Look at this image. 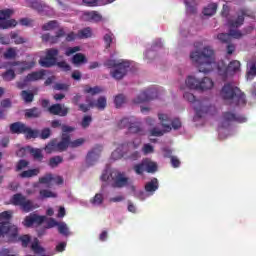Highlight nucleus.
<instances>
[{
    "mask_svg": "<svg viewBox=\"0 0 256 256\" xmlns=\"http://www.w3.org/2000/svg\"><path fill=\"white\" fill-rule=\"evenodd\" d=\"M245 17H250L253 19V12L249 11L247 8H241L237 13V18H230L227 21V25L229 27V33H220L217 35V39L221 43H231V37L233 39H241L243 37V33L239 30V27L245 23Z\"/></svg>",
    "mask_w": 256,
    "mask_h": 256,
    "instance_id": "nucleus-1",
    "label": "nucleus"
},
{
    "mask_svg": "<svg viewBox=\"0 0 256 256\" xmlns=\"http://www.w3.org/2000/svg\"><path fill=\"white\" fill-rule=\"evenodd\" d=\"M190 59L193 63H196L199 73H211L215 63V51L211 47L206 46L201 52H192Z\"/></svg>",
    "mask_w": 256,
    "mask_h": 256,
    "instance_id": "nucleus-2",
    "label": "nucleus"
},
{
    "mask_svg": "<svg viewBox=\"0 0 256 256\" xmlns=\"http://www.w3.org/2000/svg\"><path fill=\"white\" fill-rule=\"evenodd\" d=\"M0 237H5L6 243H19L21 241L22 247H28L31 243L29 235L19 237V228L9 222H0Z\"/></svg>",
    "mask_w": 256,
    "mask_h": 256,
    "instance_id": "nucleus-3",
    "label": "nucleus"
},
{
    "mask_svg": "<svg viewBox=\"0 0 256 256\" xmlns=\"http://www.w3.org/2000/svg\"><path fill=\"white\" fill-rule=\"evenodd\" d=\"M220 96L224 101H229V103H234L237 107L247 105V99L245 93L241 89L235 86L233 83L228 82L224 84L220 91Z\"/></svg>",
    "mask_w": 256,
    "mask_h": 256,
    "instance_id": "nucleus-4",
    "label": "nucleus"
},
{
    "mask_svg": "<svg viewBox=\"0 0 256 256\" xmlns=\"http://www.w3.org/2000/svg\"><path fill=\"white\" fill-rule=\"evenodd\" d=\"M101 181L109 183L113 189H123V187H127V185L131 184V181L125 176V173L119 170H104L101 175Z\"/></svg>",
    "mask_w": 256,
    "mask_h": 256,
    "instance_id": "nucleus-5",
    "label": "nucleus"
},
{
    "mask_svg": "<svg viewBox=\"0 0 256 256\" xmlns=\"http://www.w3.org/2000/svg\"><path fill=\"white\" fill-rule=\"evenodd\" d=\"M104 67L112 69L110 75L116 81H121L125 75H127L131 64L128 61H119V60H107L104 62Z\"/></svg>",
    "mask_w": 256,
    "mask_h": 256,
    "instance_id": "nucleus-6",
    "label": "nucleus"
},
{
    "mask_svg": "<svg viewBox=\"0 0 256 256\" xmlns=\"http://www.w3.org/2000/svg\"><path fill=\"white\" fill-rule=\"evenodd\" d=\"M214 85L215 83L209 77L199 80L193 76H188L186 79L188 89H195L196 91H208L209 89H213Z\"/></svg>",
    "mask_w": 256,
    "mask_h": 256,
    "instance_id": "nucleus-7",
    "label": "nucleus"
},
{
    "mask_svg": "<svg viewBox=\"0 0 256 256\" xmlns=\"http://www.w3.org/2000/svg\"><path fill=\"white\" fill-rule=\"evenodd\" d=\"M10 203L14 205V207H20L24 213H31V211L36 208L33 200L28 199L27 196L22 193L14 194L10 199Z\"/></svg>",
    "mask_w": 256,
    "mask_h": 256,
    "instance_id": "nucleus-8",
    "label": "nucleus"
},
{
    "mask_svg": "<svg viewBox=\"0 0 256 256\" xmlns=\"http://www.w3.org/2000/svg\"><path fill=\"white\" fill-rule=\"evenodd\" d=\"M85 102L86 104L79 105V111H82V113H87L93 108H96L99 111H105V108L107 107V98H105V96H100L95 102V100L88 95L86 96Z\"/></svg>",
    "mask_w": 256,
    "mask_h": 256,
    "instance_id": "nucleus-9",
    "label": "nucleus"
},
{
    "mask_svg": "<svg viewBox=\"0 0 256 256\" xmlns=\"http://www.w3.org/2000/svg\"><path fill=\"white\" fill-rule=\"evenodd\" d=\"M14 11L12 9L0 10V29H11L17 27V20L11 19Z\"/></svg>",
    "mask_w": 256,
    "mask_h": 256,
    "instance_id": "nucleus-10",
    "label": "nucleus"
},
{
    "mask_svg": "<svg viewBox=\"0 0 256 256\" xmlns=\"http://www.w3.org/2000/svg\"><path fill=\"white\" fill-rule=\"evenodd\" d=\"M59 55V50L56 48H50L46 51V56L39 60V65L47 69L55 66L57 64V57Z\"/></svg>",
    "mask_w": 256,
    "mask_h": 256,
    "instance_id": "nucleus-11",
    "label": "nucleus"
},
{
    "mask_svg": "<svg viewBox=\"0 0 256 256\" xmlns=\"http://www.w3.org/2000/svg\"><path fill=\"white\" fill-rule=\"evenodd\" d=\"M159 97L157 88H148L142 92L133 100L135 105H141V103H147L157 99Z\"/></svg>",
    "mask_w": 256,
    "mask_h": 256,
    "instance_id": "nucleus-12",
    "label": "nucleus"
},
{
    "mask_svg": "<svg viewBox=\"0 0 256 256\" xmlns=\"http://www.w3.org/2000/svg\"><path fill=\"white\" fill-rule=\"evenodd\" d=\"M158 119L162 124V127L169 133L171 129H181V120L178 118L171 120L167 114H158Z\"/></svg>",
    "mask_w": 256,
    "mask_h": 256,
    "instance_id": "nucleus-13",
    "label": "nucleus"
},
{
    "mask_svg": "<svg viewBox=\"0 0 256 256\" xmlns=\"http://www.w3.org/2000/svg\"><path fill=\"white\" fill-rule=\"evenodd\" d=\"M241 70V62L238 60L231 61L227 67L221 68L218 67V74L221 77L227 78L229 75H233L234 73H237V71Z\"/></svg>",
    "mask_w": 256,
    "mask_h": 256,
    "instance_id": "nucleus-14",
    "label": "nucleus"
},
{
    "mask_svg": "<svg viewBox=\"0 0 256 256\" xmlns=\"http://www.w3.org/2000/svg\"><path fill=\"white\" fill-rule=\"evenodd\" d=\"M47 221V216H40L36 213H30L24 218L23 225L24 227H33V225H43Z\"/></svg>",
    "mask_w": 256,
    "mask_h": 256,
    "instance_id": "nucleus-15",
    "label": "nucleus"
},
{
    "mask_svg": "<svg viewBox=\"0 0 256 256\" xmlns=\"http://www.w3.org/2000/svg\"><path fill=\"white\" fill-rule=\"evenodd\" d=\"M141 145V140H137L136 142L122 144L119 146L116 150L112 152L111 158L114 159V161H117V159H123L125 157L126 151H123L125 147H131L132 149H137Z\"/></svg>",
    "mask_w": 256,
    "mask_h": 256,
    "instance_id": "nucleus-16",
    "label": "nucleus"
},
{
    "mask_svg": "<svg viewBox=\"0 0 256 256\" xmlns=\"http://www.w3.org/2000/svg\"><path fill=\"white\" fill-rule=\"evenodd\" d=\"M222 119L225 123H247V117L229 111L222 114Z\"/></svg>",
    "mask_w": 256,
    "mask_h": 256,
    "instance_id": "nucleus-17",
    "label": "nucleus"
},
{
    "mask_svg": "<svg viewBox=\"0 0 256 256\" xmlns=\"http://www.w3.org/2000/svg\"><path fill=\"white\" fill-rule=\"evenodd\" d=\"M50 115H58L59 117H67L69 115V108L56 103L48 107Z\"/></svg>",
    "mask_w": 256,
    "mask_h": 256,
    "instance_id": "nucleus-18",
    "label": "nucleus"
},
{
    "mask_svg": "<svg viewBox=\"0 0 256 256\" xmlns=\"http://www.w3.org/2000/svg\"><path fill=\"white\" fill-rule=\"evenodd\" d=\"M101 155V147L98 146L97 148H93L91 151L88 152L86 156V164L88 167H93L95 163H97V159Z\"/></svg>",
    "mask_w": 256,
    "mask_h": 256,
    "instance_id": "nucleus-19",
    "label": "nucleus"
},
{
    "mask_svg": "<svg viewBox=\"0 0 256 256\" xmlns=\"http://www.w3.org/2000/svg\"><path fill=\"white\" fill-rule=\"evenodd\" d=\"M10 65L12 67L19 66V68H18L19 73H25V71H29V70L33 69V67H35V61H30V62L14 61V62L10 63Z\"/></svg>",
    "mask_w": 256,
    "mask_h": 256,
    "instance_id": "nucleus-20",
    "label": "nucleus"
},
{
    "mask_svg": "<svg viewBox=\"0 0 256 256\" xmlns=\"http://www.w3.org/2000/svg\"><path fill=\"white\" fill-rule=\"evenodd\" d=\"M26 128L27 124L20 121L14 122L9 126L10 133H12V135H23L25 133Z\"/></svg>",
    "mask_w": 256,
    "mask_h": 256,
    "instance_id": "nucleus-21",
    "label": "nucleus"
},
{
    "mask_svg": "<svg viewBox=\"0 0 256 256\" xmlns=\"http://www.w3.org/2000/svg\"><path fill=\"white\" fill-rule=\"evenodd\" d=\"M45 75H46L45 70L34 71L27 74V76H25V81L29 83H33L35 81H41V79H43Z\"/></svg>",
    "mask_w": 256,
    "mask_h": 256,
    "instance_id": "nucleus-22",
    "label": "nucleus"
},
{
    "mask_svg": "<svg viewBox=\"0 0 256 256\" xmlns=\"http://www.w3.org/2000/svg\"><path fill=\"white\" fill-rule=\"evenodd\" d=\"M70 135H62L61 141L56 144V150L59 153H63V151H67L70 147Z\"/></svg>",
    "mask_w": 256,
    "mask_h": 256,
    "instance_id": "nucleus-23",
    "label": "nucleus"
},
{
    "mask_svg": "<svg viewBox=\"0 0 256 256\" xmlns=\"http://www.w3.org/2000/svg\"><path fill=\"white\" fill-rule=\"evenodd\" d=\"M27 5L29 7H32V9H35L39 13H42V11H45L47 9V4L41 0H26Z\"/></svg>",
    "mask_w": 256,
    "mask_h": 256,
    "instance_id": "nucleus-24",
    "label": "nucleus"
},
{
    "mask_svg": "<svg viewBox=\"0 0 256 256\" xmlns=\"http://www.w3.org/2000/svg\"><path fill=\"white\" fill-rule=\"evenodd\" d=\"M72 65L75 67H80V65H85L88 63L87 56L83 53H76L71 59Z\"/></svg>",
    "mask_w": 256,
    "mask_h": 256,
    "instance_id": "nucleus-25",
    "label": "nucleus"
},
{
    "mask_svg": "<svg viewBox=\"0 0 256 256\" xmlns=\"http://www.w3.org/2000/svg\"><path fill=\"white\" fill-rule=\"evenodd\" d=\"M41 115H43V111L37 107H33L25 110V117L27 119H39Z\"/></svg>",
    "mask_w": 256,
    "mask_h": 256,
    "instance_id": "nucleus-26",
    "label": "nucleus"
},
{
    "mask_svg": "<svg viewBox=\"0 0 256 256\" xmlns=\"http://www.w3.org/2000/svg\"><path fill=\"white\" fill-rule=\"evenodd\" d=\"M157 189H159V181L157 180V178H153L150 182L146 183L145 185V191L150 195H153V193L157 191Z\"/></svg>",
    "mask_w": 256,
    "mask_h": 256,
    "instance_id": "nucleus-27",
    "label": "nucleus"
},
{
    "mask_svg": "<svg viewBox=\"0 0 256 256\" xmlns=\"http://www.w3.org/2000/svg\"><path fill=\"white\" fill-rule=\"evenodd\" d=\"M84 17L87 18V21H95L96 23L103 20V16L97 11L85 12Z\"/></svg>",
    "mask_w": 256,
    "mask_h": 256,
    "instance_id": "nucleus-28",
    "label": "nucleus"
},
{
    "mask_svg": "<svg viewBox=\"0 0 256 256\" xmlns=\"http://www.w3.org/2000/svg\"><path fill=\"white\" fill-rule=\"evenodd\" d=\"M41 173L39 168L25 170L20 174L21 179H31V177H37Z\"/></svg>",
    "mask_w": 256,
    "mask_h": 256,
    "instance_id": "nucleus-29",
    "label": "nucleus"
},
{
    "mask_svg": "<svg viewBox=\"0 0 256 256\" xmlns=\"http://www.w3.org/2000/svg\"><path fill=\"white\" fill-rule=\"evenodd\" d=\"M26 139H37L39 137V130H33L31 127L26 126L24 134Z\"/></svg>",
    "mask_w": 256,
    "mask_h": 256,
    "instance_id": "nucleus-30",
    "label": "nucleus"
},
{
    "mask_svg": "<svg viewBox=\"0 0 256 256\" xmlns=\"http://www.w3.org/2000/svg\"><path fill=\"white\" fill-rule=\"evenodd\" d=\"M84 93H86L87 95H99V93H103V88L99 87V86H95V87H90L89 85H86L84 87Z\"/></svg>",
    "mask_w": 256,
    "mask_h": 256,
    "instance_id": "nucleus-31",
    "label": "nucleus"
},
{
    "mask_svg": "<svg viewBox=\"0 0 256 256\" xmlns=\"http://www.w3.org/2000/svg\"><path fill=\"white\" fill-rule=\"evenodd\" d=\"M215 13H217V3H211L203 10V15L207 17H212Z\"/></svg>",
    "mask_w": 256,
    "mask_h": 256,
    "instance_id": "nucleus-32",
    "label": "nucleus"
},
{
    "mask_svg": "<svg viewBox=\"0 0 256 256\" xmlns=\"http://www.w3.org/2000/svg\"><path fill=\"white\" fill-rule=\"evenodd\" d=\"M20 95L25 103H33L35 99V94L29 90H22Z\"/></svg>",
    "mask_w": 256,
    "mask_h": 256,
    "instance_id": "nucleus-33",
    "label": "nucleus"
},
{
    "mask_svg": "<svg viewBox=\"0 0 256 256\" xmlns=\"http://www.w3.org/2000/svg\"><path fill=\"white\" fill-rule=\"evenodd\" d=\"M40 199H55L57 198V193L47 190V189H42L39 191Z\"/></svg>",
    "mask_w": 256,
    "mask_h": 256,
    "instance_id": "nucleus-34",
    "label": "nucleus"
},
{
    "mask_svg": "<svg viewBox=\"0 0 256 256\" xmlns=\"http://www.w3.org/2000/svg\"><path fill=\"white\" fill-rule=\"evenodd\" d=\"M93 36V31L91 27H86L78 31V39H89Z\"/></svg>",
    "mask_w": 256,
    "mask_h": 256,
    "instance_id": "nucleus-35",
    "label": "nucleus"
},
{
    "mask_svg": "<svg viewBox=\"0 0 256 256\" xmlns=\"http://www.w3.org/2000/svg\"><path fill=\"white\" fill-rule=\"evenodd\" d=\"M144 166L147 173H155L157 171V163L150 161L148 159L144 160Z\"/></svg>",
    "mask_w": 256,
    "mask_h": 256,
    "instance_id": "nucleus-36",
    "label": "nucleus"
},
{
    "mask_svg": "<svg viewBox=\"0 0 256 256\" xmlns=\"http://www.w3.org/2000/svg\"><path fill=\"white\" fill-rule=\"evenodd\" d=\"M10 39L14 40L15 45H23V43H27V39L19 36L17 32H11Z\"/></svg>",
    "mask_w": 256,
    "mask_h": 256,
    "instance_id": "nucleus-37",
    "label": "nucleus"
},
{
    "mask_svg": "<svg viewBox=\"0 0 256 256\" xmlns=\"http://www.w3.org/2000/svg\"><path fill=\"white\" fill-rule=\"evenodd\" d=\"M129 133H134L136 135H144L143 129L137 123H131L128 127Z\"/></svg>",
    "mask_w": 256,
    "mask_h": 256,
    "instance_id": "nucleus-38",
    "label": "nucleus"
},
{
    "mask_svg": "<svg viewBox=\"0 0 256 256\" xmlns=\"http://www.w3.org/2000/svg\"><path fill=\"white\" fill-rule=\"evenodd\" d=\"M31 249H32V251H34V253H35L36 255H39V254H41V253H45V248H43V247H41V246L39 245V240H38V239H35V240H34V242H33L32 245H31Z\"/></svg>",
    "mask_w": 256,
    "mask_h": 256,
    "instance_id": "nucleus-39",
    "label": "nucleus"
},
{
    "mask_svg": "<svg viewBox=\"0 0 256 256\" xmlns=\"http://www.w3.org/2000/svg\"><path fill=\"white\" fill-rule=\"evenodd\" d=\"M57 25H59V22L57 20H51L48 23L44 24L42 26L43 31H53V29H57Z\"/></svg>",
    "mask_w": 256,
    "mask_h": 256,
    "instance_id": "nucleus-40",
    "label": "nucleus"
},
{
    "mask_svg": "<svg viewBox=\"0 0 256 256\" xmlns=\"http://www.w3.org/2000/svg\"><path fill=\"white\" fill-rule=\"evenodd\" d=\"M15 77H17V75L15 74V70L13 69H9L2 74V78L4 79V81H13Z\"/></svg>",
    "mask_w": 256,
    "mask_h": 256,
    "instance_id": "nucleus-41",
    "label": "nucleus"
},
{
    "mask_svg": "<svg viewBox=\"0 0 256 256\" xmlns=\"http://www.w3.org/2000/svg\"><path fill=\"white\" fill-rule=\"evenodd\" d=\"M103 39L106 45V49H109L111 47V43H113V39H115V35H113V32H109L104 35Z\"/></svg>",
    "mask_w": 256,
    "mask_h": 256,
    "instance_id": "nucleus-42",
    "label": "nucleus"
},
{
    "mask_svg": "<svg viewBox=\"0 0 256 256\" xmlns=\"http://www.w3.org/2000/svg\"><path fill=\"white\" fill-rule=\"evenodd\" d=\"M30 153L35 161H43V153L41 152V149L32 148Z\"/></svg>",
    "mask_w": 256,
    "mask_h": 256,
    "instance_id": "nucleus-43",
    "label": "nucleus"
},
{
    "mask_svg": "<svg viewBox=\"0 0 256 256\" xmlns=\"http://www.w3.org/2000/svg\"><path fill=\"white\" fill-rule=\"evenodd\" d=\"M133 169L136 175H143V172L146 171L145 160H142L141 163L134 165Z\"/></svg>",
    "mask_w": 256,
    "mask_h": 256,
    "instance_id": "nucleus-44",
    "label": "nucleus"
},
{
    "mask_svg": "<svg viewBox=\"0 0 256 256\" xmlns=\"http://www.w3.org/2000/svg\"><path fill=\"white\" fill-rule=\"evenodd\" d=\"M104 201L103 194L97 193L95 196L90 200L92 205H102Z\"/></svg>",
    "mask_w": 256,
    "mask_h": 256,
    "instance_id": "nucleus-45",
    "label": "nucleus"
},
{
    "mask_svg": "<svg viewBox=\"0 0 256 256\" xmlns=\"http://www.w3.org/2000/svg\"><path fill=\"white\" fill-rule=\"evenodd\" d=\"M53 179H55V177H53V174L49 173L44 175L43 177H40L39 183H42V185H49V183H51Z\"/></svg>",
    "mask_w": 256,
    "mask_h": 256,
    "instance_id": "nucleus-46",
    "label": "nucleus"
},
{
    "mask_svg": "<svg viewBox=\"0 0 256 256\" xmlns=\"http://www.w3.org/2000/svg\"><path fill=\"white\" fill-rule=\"evenodd\" d=\"M91 123H93V117H91L89 115H85L81 121L82 129H87V127H89V125H91Z\"/></svg>",
    "mask_w": 256,
    "mask_h": 256,
    "instance_id": "nucleus-47",
    "label": "nucleus"
},
{
    "mask_svg": "<svg viewBox=\"0 0 256 256\" xmlns=\"http://www.w3.org/2000/svg\"><path fill=\"white\" fill-rule=\"evenodd\" d=\"M63 161V157L61 156H54L49 160V166L52 168L57 167Z\"/></svg>",
    "mask_w": 256,
    "mask_h": 256,
    "instance_id": "nucleus-48",
    "label": "nucleus"
},
{
    "mask_svg": "<svg viewBox=\"0 0 256 256\" xmlns=\"http://www.w3.org/2000/svg\"><path fill=\"white\" fill-rule=\"evenodd\" d=\"M46 153H53V151H57V142L55 140H51L46 146H45Z\"/></svg>",
    "mask_w": 256,
    "mask_h": 256,
    "instance_id": "nucleus-49",
    "label": "nucleus"
},
{
    "mask_svg": "<svg viewBox=\"0 0 256 256\" xmlns=\"http://www.w3.org/2000/svg\"><path fill=\"white\" fill-rule=\"evenodd\" d=\"M17 57V50L15 48H8L4 53L5 59H15Z\"/></svg>",
    "mask_w": 256,
    "mask_h": 256,
    "instance_id": "nucleus-50",
    "label": "nucleus"
},
{
    "mask_svg": "<svg viewBox=\"0 0 256 256\" xmlns=\"http://www.w3.org/2000/svg\"><path fill=\"white\" fill-rule=\"evenodd\" d=\"M194 111H195V116H194V121H197V119H201V117H203V113H205V111H207V108L201 106L200 108L194 107Z\"/></svg>",
    "mask_w": 256,
    "mask_h": 256,
    "instance_id": "nucleus-51",
    "label": "nucleus"
},
{
    "mask_svg": "<svg viewBox=\"0 0 256 256\" xmlns=\"http://www.w3.org/2000/svg\"><path fill=\"white\" fill-rule=\"evenodd\" d=\"M246 75L247 79H253V77H256V62L250 63V69Z\"/></svg>",
    "mask_w": 256,
    "mask_h": 256,
    "instance_id": "nucleus-52",
    "label": "nucleus"
},
{
    "mask_svg": "<svg viewBox=\"0 0 256 256\" xmlns=\"http://www.w3.org/2000/svg\"><path fill=\"white\" fill-rule=\"evenodd\" d=\"M83 143H85V139L83 138H78L74 141H71V136H70V147L71 149H76V147H81V145H83Z\"/></svg>",
    "mask_w": 256,
    "mask_h": 256,
    "instance_id": "nucleus-53",
    "label": "nucleus"
},
{
    "mask_svg": "<svg viewBox=\"0 0 256 256\" xmlns=\"http://www.w3.org/2000/svg\"><path fill=\"white\" fill-rule=\"evenodd\" d=\"M101 0H82V5L85 7H99Z\"/></svg>",
    "mask_w": 256,
    "mask_h": 256,
    "instance_id": "nucleus-54",
    "label": "nucleus"
},
{
    "mask_svg": "<svg viewBox=\"0 0 256 256\" xmlns=\"http://www.w3.org/2000/svg\"><path fill=\"white\" fill-rule=\"evenodd\" d=\"M114 103L117 109H119V107H121L125 103V95L123 94L117 95L114 99Z\"/></svg>",
    "mask_w": 256,
    "mask_h": 256,
    "instance_id": "nucleus-55",
    "label": "nucleus"
},
{
    "mask_svg": "<svg viewBox=\"0 0 256 256\" xmlns=\"http://www.w3.org/2000/svg\"><path fill=\"white\" fill-rule=\"evenodd\" d=\"M38 137L40 139H49L51 137V129L50 128H44L41 130V133H38Z\"/></svg>",
    "mask_w": 256,
    "mask_h": 256,
    "instance_id": "nucleus-56",
    "label": "nucleus"
},
{
    "mask_svg": "<svg viewBox=\"0 0 256 256\" xmlns=\"http://www.w3.org/2000/svg\"><path fill=\"white\" fill-rule=\"evenodd\" d=\"M78 51H81V46L69 47L66 49L65 55L66 57H71V55L78 53Z\"/></svg>",
    "mask_w": 256,
    "mask_h": 256,
    "instance_id": "nucleus-57",
    "label": "nucleus"
},
{
    "mask_svg": "<svg viewBox=\"0 0 256 256\" xmlns=\"http://www.w3.org/2000/svg\"><path fill=\"white\" fill-rule=\"evenodd\" d=\"M56 65L59 69H62V71H71V65H69L65 60L57 62Z\"/></svg>",
    "mask_w": 256,
    "mask_h": 256,
    "instance_id": "nucleus-58",
    "label": "nucleus"
},
{
    "mask_svg": "<svg viewBox=\"0 0 256 256\" xmlns=\"http://www.w3.org/2000/svg\"><path fill=\"white\" fill-rule=\"evenodd\" d=\"M53 89L55 91H69V84H65V83H56L53 86Z\"/></svg>",
    "mask_w": 256,
    "mask_h": 256,
    "instance_id": "nucleus-59",
    "label": "nucleus"
},
{
    "mask_svg": "<svg viewBox=\"0 0 256 256\" xmlns=\"http://www.w3.org/2000/svg\"><path fill=\"white\" fill-rule=\"evenodd\" d=\"M13 217V212L12 211H4L0 213V221H9Z\"/></svg>",
    "mask_w": 256,
    "mask_h": 256,
    "instance_id": "nucleus-60",
    "label": "nucleus"
},
{
    "mask_svg": "<svg viewBox=\"0 0 256 256\" xmlns=\"http://www.w3.org/2000/svg\"><path fill=\"white\" fill-rule=\"evenodd\" d=\"M61 131H62V135H69L67 133H73V131H75V127L69 126L67 124H63Z\"/></svg>",
    "mask_w": 256,
    "mask_h": 256,
    "instance_id": "nucleus-61",
    "label": "nucleus"
},
{
    "mask_svg": "<svg viewBox=\"0 0 256 256\" xmlns=\"http://www.w3.org/2000/svg\"><path fill=\"white\" fill-rule=\"evenodd\" d=\"M58 231L61 235H69V228L65 223L58 224Z\"/></svg>",
    "mask_w": 256,
    "mask_h": 256,
    "instance_id": "nucleus-62",
    "label": "nucleus"
},
{
    "mask_svg": "<svg viewBox=\"0 0 256 256\" xmlns=\"http://www.w3.org/2000/svg\"><path fill=\"white\" fill-rule=\"evenodd\" d=\"M25 167H29V161L23 159L19 160L16 165L17 171H22V169H25Z\"/></svg>",
    "mask_w": 256,
    "mask_h": 256,
    "instance_id": "nucleus-63",
    "label": "nucleus"
},
{
    "mask_svg": "<svg viewBox=\"0 0 256 256\" xmlns=\"http://www.w3.org/2000/svg\"><path fill=\"white\" fill-rule=\"evenodd\" d=\"M183 97L189 103H195V101H197V99L195 98V95H193V93L186 92V93H184Z\"/></svg>",
    "mask_w": 256,
    "mask_h": 256,
    "instance_id": "nucleus-64",
    "label": "nucleus"
}]
</instances>
